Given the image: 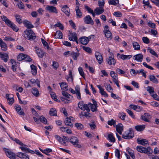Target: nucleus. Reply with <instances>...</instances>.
<instances>
[{"mask_svg":"<svg viewBox=\"0 0 159 159\" xmlns=\"http://www.w3.org/2000/svg\"><path fill=\"white\" fill-rule=\"evenodd\" d=\"M79 41L82 44L86 45L89 41V38L85 36L82 37L79 39Z\"/></svg>","mask_w":159,"mask_h":159,"instance_id":"16","label":"nucleus"},{"mask_svg":"<svg viewBox=\"0 0 159 159\" xmlns=\"http://www.w3.org/2000/svg\"><path fill=\"white\" fill-rule=\"evenodd\" d=\"M5 153L7 157L10 159H15L16 158V154L8 149H6L5 150Z\"/></svg>","mask_w":159,"mask_h":159,"instance_id":"9","label":"nucleus"},{"mask_svg":"<svg viewBox=\"0 0 159 159\" xmlns=\"http://www.w3.org/2000/svg\"><path fill=\"white\" fill-rule=\"evenodd\" d=\"M134 136V131L132 128L129 129V132H126L122 135V138L126 139H130Z\"/></svg>","mask_w":159,"mask_h":159,"instance_id":"5","label":"nucleus"},{"mask_svg":"<svg viewBox=\"0 0 159 159\" xmlns=\"http://www.w3.org/2000/svg\"><path fill=\"white\" fill-rule=\"evenodd\" d=\"M16 110L19 114L23 116H24L25 115V113L24 111H23L21 109V108L20 106H16Z\"/></svg>","mask_w":159,"mask_h":159,"instance_id":"36","label":"nucleus"},{"mask_svg":"<svg viewBox=\"0 0 159 159\" xmlns=\"http://www.w3.org/2000/svg\"><path fill=\"white\" fill-rule=\"evenodd\" d=\"M76 17L78 18H80L82 17V13L79 9V6H77L75 7Z\"/></svg>","mask_w":159,"mask_h":159,"instance_id":"27","label":"nucleus"},{"mask_svg":"<svg viewBox=\"0 0 159 159\" xmlns=\"http://www.w3.org/2000/svg\"><path fill=\"white\" fill-rule=\"evenodd\" d=\"M136 148L138 152L141 153L150 154H152V150L150 147L146 148L142 146H137Z\"/></svg>","mask_w":159,"mask_h":159,"instance_id":"3","label":"nucleus"},{"mask_svg":"<svg viewBox=\"0 0 159 159\" xmlns=\"http://www.w3.org/2000/svg\"><path fill=\"white\" fill-rule=\"evenodd\" d=\"M74 120V118L71 117L70 116L69 117H66L65 119L64 123L65 125L70 127H72L73 125L71 122V121H73Z\"/></svg>","mask_w":159,"mask_h":159,"instance_id":"8","label":"nucleus"},{"mask_svg":"<svg viewBox=\"0 0 159 159\" xmlns=\"http://www.w3.org/2000/svg\"><path fill=\"white\" fill-rule=\"evenodd\" d=\"M16 20L17 22L19 24H20L22 23V21L21 19V16L18 14H16L15 15Z\"/></svg>","mask_w":159,"mask_h":159,"instance_id":"40","label":"nucleus"},{"mask_svg":"<svg viewBox=\"0 0 159 159\" xmlns=\"http://www.w3.org/2000/svg\"><path fill=\"white\" fill-rule=\"evenodd\" d=\"M17 156L21 159H29V156L28 155L21 152L17 153Z\"/></svg>","mask_w":159,"mask_h":159,"instance_id":"19","label":"nucleus"},{"mask_svg":"<svg viewBox=\"0 0 159 159\" xmlns=\"http://www.w3.org/2000/svg\"><path fill=\"white\" fill-rule=\"evenodd\" d=\"M147 24L148 26L152 29H154L156 27V25L150 20L148 21Z\"/></svg>","mask_w":159,"mask_h":159,"instance_id":"52","label":"nucleus"},{"mask_svg":"<svg viewBox=\"0 0 159 159\" xmlns=\"http://www.w3.org/2000/svg\"><path fill=\"white\" fill-rule=\"evenodd\" d=\"M1 17L2 20L5 22L6 24L9 27L11 28L14 31L16 32L18 31L19 30L18 28L15 24L8 19L6 16H1Z\"/></svg>","mask_w":159,"mask_h":159,"instance_id":"1","label":"nucleus"},{"mask_svg":"<svg viewBox=\"0 0 159 159\" xmlns=\"http://www.w3.org/2000/svg\"><path fill=\"white\" fill-rule=\"evenodd\" d=\"M25 54L20 53L18 55L17 57V60L18 61H21L24 60V58H25Z\"/></svg>","mask_w":159,"mask_h":159,"instance_id":"45","label":"nucleus"},{"mask_svg":"<svg viewBox=\"0 0 159 159\" xmlns=\"http://www.w3.org/2000/svg\"><path fill=\"white\" fill-rule=\"evenodd\" d=\"M77 38V34L75 33H70L69 35V39L70 41H74Z\"/></svg>","mask_w":159,"mask_h":159,"instance_id":"26","label":"nucleus"},{"mask_svg":"<svg viewBox=\"0 0 159 159\" xmlns=\"http://www.w3.org/2000/svg\"><path fill=\"white\" fill-rule=\"evenodd\" d=\"M95 57L99 64H101L103 61V58L101 53L98 52H96Z\"/></svg>","mask_w":159,"mask_h":159,"instance_id":"12","label":"nucleus"},{"mask_svg":"<svg viewBox=\"0 0 159 159\" xmlns=\"http://www.w3.org/2000/svg\"><path fill=\"white\" fill-rule=\"evenodd\" d=\"M126 116V114L125 113L120 112L118 114L119 117L122 120H124L125 117Z\"/></svg>","mask_w":159,"mask_h":159,"instance_id":"49","label":"nucleus"},{"mask_svg":"<svg viewBox=\"0 0 159 159\" xmlns=\"http://www.w3.org/2000/svg\"><path fill=\"white\" fill-rule=\"evenodd\" d=\"M41 41L44 46L46 48L48 49L49 48V46L48 44L43 39H41Z\"/></svg>","mask_w":159,"mask_h":159,"instance_id":"62","label":"nucleus"},{"mask_svg":"<svg viewBox=\"0 0 159 159\" xmlns=\"http://www.w3.org/2000/svg\"><path fill=\"white\" fill-rule=\"evenodd\" d=\"M13 88H15L16 90L19 92H21L23 91V89L21 87H18L17 85H14L13 86Z\"/></svg>","mask_w":159,"mask_h":159,"instance_id":"51","label":"nucleus"},{"mask_svg":"<svg viewBox=\"0 0 159 159\" xmlns=\"http://www.w3.org/2000/svg\"><path fill=\"white\" fill-rule=\"evenodd\" d=\"M126 111L131 116L132 118L134 119H135V116L132 111H131L130 110L127 109L126 110Z\"/></svg>","mask_w":159,"mask_h":159,"instance_id":"59","label":"nucleus"},{"mask_svg":"<svg viewBox=\"0 0 159 159\" xmlns=\"http://www.w3.org/2000/svg\"><path fill=\"white\" fill-rule=\"evenodd\" d=\"M152 54L155 56V57H157L158 55L155 52V51L151 48L150 47H148L147 49Z\"/></svg>","mask_w":159,"mask_h":159,"instance_id":"48","label":"nucleus"},{"mask_svg":"<svg viewBox=\"0 0 159 159\" xmlns=\"http://www.w3.org/2000/svg\"><path fill=\"white\" fill-rule=\"evenodd\" d=\"M55 137L56 139L59 142V143L62 144H64L66 143L64 140L60 136L58 135H55Z\"/></svg>","mask_w":159,"mask_h":159,"instance_id":"34","label":"nucleus"},{"mask_svg":"<svg viewBox=\"0 0 159 159\" xmlns=\"http://www.w3.org/2000/svg\"><path fill=\"white\" fill-rule=\"evenodd\" d=\"M97 87L99 89V92L101 94L106 97H107L108 96L107 93L104 91V89L102 88L100 85H98Z\"/></svg>","mask_w":159,"mask_h":159,"instance_id":"24","label":"nucleus"},{"mask_svg":"<svg viewBox=\"0 0 159 159\" xmlns=\"http://www.w3.org/2000/svg\"><path fill=\"white\" fill-rule=\"evenodd\" d=\"M50 94L52 98L54 100V101H57V99L56 98V95L55 93L54 92H51L50 93Z\"/></svg>","mask_w":159,"mask_h":159,"instance_id":"60","label":"nucleus"},{"mask_svg":"<svg viewBox=\"0 0 159 159\" xmlns=\"http://www.w3.org/2000/svg\"><path fill=\"white\" fill-rule=\"evenodd\" d=\"M55 38L56 39H61L62 37V34L61 32L60 31H57L55 35Z\"/></svg>","mask_w":159,"mask_h":159,"instance_id":"42","label":"nucleus"},{"mask_svg":"<svg viewBox=\"0 0 159 159\" xmlns=\"http://www.w3.org/2000/svg\"><path fill=\"white\" fill-rule=\"evenodd\" d=\"M106 61L107 63L109 65H113L114 66L116 63V61L114 57H109L107 59Z\"/></svg>","mask_w":159,"mask_h":159,"instance_id":"23","label":"nucleus"},{"mask_svg":"<svg viewBox=\"0 0 159 159\" xmlns=\"http://www.w3.org/2000/svg\"><path fill=\"white\" fill-rule=\"evenodd\" d=\"M0 46L2 50L3 51H6L7 49V47L6 44L3 42L2 39L0 38Z\"/></svg>","mask_w":159,"mask_h":159,"instance_id":"22","label":"nucleus"},{"mask_svg":"<svg viewBox=\"0 0 159 159\" xmlns=\"http://www.w3.org/2000/svg\"><path fill=\"white\" fill-rule=\"evenodd\" d=\"M116 71L117 73L120 75L124 74L125 73V71L119 68L116 69Z\"/></svg>","mask_w":159,"mask_h":159,"instance_id":"61","label":"nucleus"},{"mask_svg":"<svg viewBox=\"0 0 159 159\" xmlns=\"http://www.w3.org/2000/svg\"><path fill=\"white\" fill-rule=\"evenodd\" d=\"M117 56L118 57H119L124 60L126 59H129L132 57V55H126L124 54L120 55L119 53H117Z\"/></svg>","mask_w":159,"mask_h":159,"instance_id":"21","label":"nucleus"},{"mask_svg":"<svg viewBox=\"0 0 159 159\" xmlns=\"http://www.w3.org/2000/svg\"><path fill=\"white\" fill-rule=\"evenodd\" d=\"M129 107L131 109L137 111H139L140 110V107L139 106L130 105Z\"/></svg>","mask_w":159,"mask_h":159,"instance_id":"55","label":"nucleus"},{"mask_svg":"<svg viewBox=\"0 0 159 159\" xmlns=\"http://www.w3.org/2000/svg\"><path fill=\"white\" fill-rule=\"evenodd\" d=\"M151 118V115L147 113H145L143 115L141 116V119L146 122H149Z\"/></svg>","mask_w":159,"mask_h":159,"instance_id":"13","label":"nucleus"},{"mask_svg":"<svg viewBox=\"0 0 159 159\" xmlns=\"http://www.w3.org/2000/svg\"><path fill=\"white\" fill-rule=\"evenodd\" d=\"M24 37L29 40H34L36 38L35 34L32 30H26L24 32Z\"/></svg>","mask_w":159,"mask_h":159,"instance_id":"2","label":"nucleus"},{"mask_svg":"<svg viewBox=\"0 0 159 159\" xmlns=\"http://www.w3.org/2000/svg\"><path fill=\"white\" fill-rule=\"evenodd\" d=\"M87 113L86 112H85L81 111V113L79 114V116H80V117L81 118V116H85L86 117H90V114L89 113V112H87Z\"/></svg>","mask_w":159,"mask_h":159,"instance_id":"47","label":"nucleus"},{"mask_svg":"<svg viewBox=\"0 0 159 159\" xmlns=\"http://www.w3.org/2000/svg\"><path fill=\"white\" fill-rule=\"evenodd\" d=\"M145 128V125H138L135 126V129L138 131H141L144 130Z\"/></svg>","mask_w":159,"mask_h":159,"instance_id":"31","label":"nucleus"},{"mask_svg":"<svg viewBox=\"0 0 159 159\" xmlns=\"http://www.w3.org/2000/svg\"><path fill=\"white\" fill-rule=\"evenodd\" d=\"M132 45L134 50H138L140 49V46L138 42H133L132 43Z\"/></svg>","mask_w":159,"mask_h":159,"instance_id":"38","label":"nucleus"},{"mask_svg":"<svg viewBox=\"0 0 159 159\" xmlns=\"http://www.w3.org/2000/svg\"><path fill=\"white\" fill-rule=\"evenodd\" d=\"M31 72L33 75H35L37 73V68L34 65L32 64L30 66Z\"/></svg>","mask_w":159,"mask_h":159,"instance_id":"41","label":"nucleus"},{"mask_svg":"<svg viewBox=\"0 0 159 159\" xmlns=\"http://www.w3.org/2000/svg\"><path fill=\"white\" fill-rule=\"evenodd\" d=\"M25 26L28 29H31L34 27V26L32 25L30 22L27 20H25L23 22Z\"/></svg>","mask_w":159,"mask_h":159,"instance_id":"30","label":"nucleus"},{"mask_svg":"<svg viewBox=\"0 0 159 159\" xmlns=\"http://www.w3.org/2000/svg\"><path fill=\"white\" fill-rule=\"evenodd\" d=\"M31 92L36 97H38L39 95V92L36 88L34 87L32 88Z\"/></svg>","mask_w":159,"mask_h":159,"instance_id":"29","label":"nucleus"},{"mask_svg":"<svg viewBox=\"0 0 159 159\" xmlns=\"http://www.w3.org/2000/svg\"><path fill=\"white\" fill-rule=\"evenodd\" d=\"M78 106L79 108L83 111L86 110L87 112L90 111V109L87 104H84V102L80 101L79 102Z\"/></svg>","mask_w":159,"mask_h":159,"instance_id":"6","label":"nucleus"},{"mask_svg":"<svg viewBox=\"0 0 159 159\" xmlns=\"http://www.w3.org/2000/svg\"><path fill=\"white\" fill-rule=\"evenodd\" d=\"M111 97L114 99H118L120 101H121V99L120 97H119L118 95L113 93H111Z\"/></svg>","mask_w":159,"mask_h":159,"instance_id":"56","label":"nucleus"},{"mask_svg":"<svg viewBox=\"0 0 159 159\" xmlns=\"http://www.w3.org/2000/svg\"><path fill=\"white\" fill-rule=\"evenodd\" d=\"M69 142L75 147L80 148L82 147L81 145L79 143V140L78 138L75 136L71 137L70 139Z\"/></svg>","mask_w":159,"mask_h":159,"instance_id":"4","label":"nucleus"},{"mask_svg":"<svg viewBox=\"0 0 159 159\" xmlns=\"http://www.w3.org/2000/svg\"><path fill=\"white\" fill-rule=\"evenodd\" d=\"M39 120L40 122L44 124H46L47 122V120L43 116H42L39 117Z\"/></svg>","mask_w":159,"mask_h":159,"instance_id":"50","label":"nucleus"},{"mask_svg":"<svg viewBox=\"0 0 159 159\" xmlns=\"http://www.w3.org/2000/svg\"><path fill=\"white\" fill-rule=\"evenodd\" d=\"M104 32L105 34V37L108 40H110L112 38L111 33L109 30L108 26L107 25H105L104 27Z\"/></svg>","mask_w":159,"mask_h":159,"instance_id":"7","label":"nucleus"},{"mask_svg":"<svg viewBox=\"0 0 159 159\" xmlns=\"http://www.w3.org/2000/svg\"><path fill=\"white\" fill-rule=\"evenodd\" d=\"M109 5L116 6L117 4H119V0H110L108 1Z\"/></svg>","mask_w":159,"mask_h":159,"instance_id":"39","label":"nucleus"},{"mask_svg":"<svg viewBox=\"0 0 159 159\" xmlns=\"http://www.w3.org/2000/svg\"><path fill=\"white\" fill-rule=\"evenodd\" d=\"M0 57L2 60L4 62H6L8 59V55L7 53H2L0 52Z\"/></svg>","mask_w":159,"mask_h":159,"instance_id":"18","label":"nucleus"},{"mask_svg":"<svg viewBox=\"0 0 159 159\" xmlns=\"http://www.w3.org/2000/svg\"><path fill=\"white\" fill-rule=\"evenodd\" d=\"M116 121L113 119H111L107 122L108 124L110 125H113L114 126V125L116 124Z\"/></svg>","mask_w":159,"mask_h":159,"instance_id":"63","label":"nucleus"},{"mask_svg":"<svg viewBox=\"0 0 159 159\" xmlns=\"http://www.w3.org/2000/svg\"><path fill=\"white\" fill-rule=\"evenodd\" d=\"M116 130L120 135L122 134V131L123 129V126L121 124H119L116 125Z\"/></svg>","mask_w":159,"mask_h":159,"instance_id":"20","label":"nucleus"},{"mask_svg":"<svg viewBox=\"0 0 159 159\" xmlns=\"http://www.w3.org/2000/svg\"><path fill=\"white\" fill-rule=\"evenodd\" d=\"M84 22L86 24L93 25L94 24V22L91 17L89 15H87L84 18Z\"/></svg>","mask_w":159,"mask_h":159,"instance_id":"11","label":"nucleus"},{"mask_svg":"<svg viewBox=\"0 0 159 159\" xmlns=\"http://www.w3.org/2000/svg\"><path fill=\"white\" fill-rule=\"evenodd\" d=\"M23 145H21V146L20 147V148L21 149V150L27 153H30L31 154H34V151L30 150L28 148L26 147V145L23 144Z\"/></svg>","mask_w":159,"mask_h":159,"instance_id":"15","label":"nucleus"},{"mask_svg":"<svg viewBox=\"0 0 159 159\" xmlns=\"http://www.w3.org/2000/svg\"><path fill=\"white\" fill-rule=\"evenodd\" d=\"M128 152L131 157L133 159H134L135 157L134 155L133 151L130 149H128Z\"/></svg>","mask_w":159,"mask_h":159,"instance_id":"54","label":"nucleus"},{"mask_svg":"<svg viewBox=\"0 0 159 159\" xmlns=\"http://www.w3.org/2000/svg\"><path fill=\"white\" fill-rule=\"evenodd\" d=\"M49 115L51 116H57V111L55 109L51 108L49 112Z\"/></svg>","mask_w":159,"mask_h":159,"instance_id":"46","label":"nucleus"},{"mask_svg":"<svg viewBox=\"0 0 159 159\" xmlns=\"http://www.w3.org/2000/svg\"><path fill=\"white\" fill-rule=\"evenodd\" d=\"M143 56L142 54H138L135 55L133 57V59L137 61L141 62L142 61Z\"/></svg>","mask_w":159,"mask_h":159,"instance_id":"14","label":"nucleus"},{"mask_svg":"<svg viewBox=\"0 0 159 159\" xmlns=\"http://www.w3.org/2000/svg\"><path fill=\"white\" fill-rule=\"evenodd\" d=\"M137 141L138 144L143 145H145L148 143V141L145 139H137Z\"/></svg>","mask_w":159,"mask_h":159,"instance_id":"32","label":"nucleus"},{"mask_svg":"<svg viewBox=\"0 0 159 159\" xmlns=\"http://www.w3.org/2000/svg\"><path fill=\"white\" fill-rule=\"evenodd\" d=\"M36 52L39 57L42 58L43 57L44 53L42 50L41 49H37L36 50Z\"/></svg>","mask_w":159,"mask_h":159,"instance_id":"33","label":"nucleus"},{"mask_svg":"<svg viewBox=\"0 0 159 159\" xmlns=\"http://www.w3.org/2000/svg\"><path fill=\"white\" fill-rule=\"evenodd\" d=\"M147 90L150 93H154V88L153 87L148 86L147 87Z\"/></svg>","mask_w":159,"mask_h":159,"instance_id":"57","label":"nucleus"},{"mask_svg":"<svg viewBox=\"0 0 159 159\" xmlns=\"http://www.w3.org/2000/svg\"><path fill=\"white\" fill-rule=\"evenodd\" d=\"M104 11V9L102 7H97L94 10L95 13L97 15L101 14Z\"/></svg>","mask_w":159,"mask_h":159,"instance_id":"28","label":"nucleus"},{"mask_svg":"<svg viewBox=\"0 0 159 159\" xmlns=\"http://www.w3.org/2000/svg\"><path fill=\"white\" fill-rule=\"evenodd\" d=\"M107 139L111 142L114 143L115 141V138L114 137L112 133H111L108 135Z\"/></svg>","mask_w":159,"mask_h":159,"instance_id":"44","label":"nucleus"},{"mask_svg":"<svg viewBox=\"0 0 159 159\" xmlns=\"http://www.w3.org/2000/svg\"><path fill=\"white\" fill-rule=\"evenodd\" d=\"M61 90L64 91H67L68 89V87L67 84L66 82H61L59 83Z\"/></svg>","mask_w":159,"mask_h":159,"instance_id":"25","label":"nucleus"},{"mask_svg":"<svg viewBox=\"0 0 159 159\" xmlns=\"http://www.w3.org/2000/svg\"><path fill=\"white\" fill-rule=\"evenodd\" d=\"M45 9L51 13H53L55 14L58 13L56 8L52 6L47 5L45 7Z\"/></svg>","mask_w":159,"mask_h":159,"instance_id":"10","label":"nucleus"},{"mask_svg":"<svg viewBox=\"0 0 159 159\" xmlns=\"http://www.w3.org/2000/svg\"><path fill=\"white\" fill-rule=\"evenodd\" d=\"M61 11L68 16H70V9L66 5L63 6L61 8Z\"/></svg>","mask_w":159,"mask_h":159,"instance_id":"17","label":"nucleus"},{"mask_svg":"<svg viewBox=\"0 0 159 159\" xmlns=\"http://www.w3.org/2000/svg\"><path fill=\"white\" fill-rule=\"evenodd\" d=\"M149 80L150 81L155 84H157L158 83V80L157 78L153 75H150L149 76Z\"/></svg>","mask_w":159,"mask_h":159,"instance_id":"43","label":"nucleus"},{"mask_svg":"<svg viewBox=\"0 0 159 159\" xmlns=\"http://www.w3.org/2000/svg\"><path fill=\"white\" fill-rule=\"evenodd\" d=\"M70 55H71L73 59L75 60H76L77 59V57L80 55V53L78 52H72L70 53Z\"/></svg>","mask_w":159,"mask_h":159,"instance_id":"35","label":"nucleus"},{"mask_svg":"<svg viewBox=\"0 0 159 159\" xmlns=\"http://www.w3.org/2000/svg\"><path fill=\"white\" fill-rule=\"evenodd\" d=\"M88 104L91 107V110L93 112H94L97 111V104L93 105L92 103H89Z\"/></svg>","mask_w":159,"mask_h":159,"instance_id":"37","label":"nucleus"},{"mask_svg":"<svg viewBox=\"0 0 159 159\" xmlns=\"http://www.w3.org/2000/svg\"><path fill=\"white\" fill-rule=\"evenodd\" d=\"M82 48L86 52L89 53H91V49L90 48L83 46Z\"/></svg>","mask_w":159,"mask_h":159,"instance_id":"64","label":"nucleus"},{"mask_svg":"<svg viewBox=\"0 0 159 159\" xmlns=\"http://www.w3.org/2000/svg\"><path fill=\"white\" fill-rule=\"evenodd\" d=\"M75 125L78 129H82L84 127L83 125L80 123H76Z\"/></svg>","mask_w":159,"mask_h":159,"instance_id":"58","label":"nucleus"},{"mask_svg":"<svg viewBox=\"0 0 159 159\" xmlns=\"http://www.w3.org/2000/svg\"><path fill=\"white\" fill-rule=\"evenodd\" d=\"M143 73V76L145 78L146 77V73L144 72V70L143 69H141L139 70H137L136 71V74H140V72Z\"/></svg>","mask_w":159,"mask_h":159,"instance_id":"53","label":"nucleus"}]
</instances>
